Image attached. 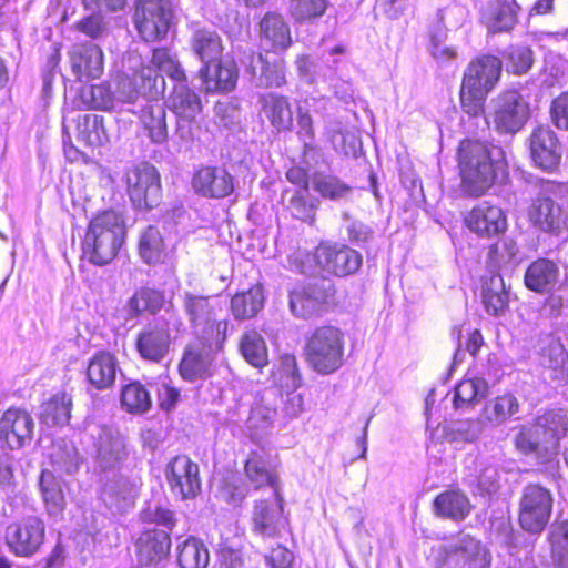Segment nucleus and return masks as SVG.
Listing matches in <instances>:
<instances>
[{
	"label": "nucleus",
	"instance_id": "4be33fe9",
	"mask_svg": "<svg viewBox=\"0 0 568 568\" xmlns=\"http://www.w3.org/2000/svg\"><path fill=\"white\" fill-rule=\"evenodd\" d=\"M69 59L71 70L79 81L97 79L103 73V52L91 41L74 44L69 52Z\"/></svg>",
	"mask_w": 568,
	"mask_h": 568
},
{
	"label": "nucleus",
	"instance_id": "412c9836",
	"mask_svg": "<svg viewBox=\"0 0 568 568\" xmlns=\"http://www.w3.org/2000/svg\"><path fill=\"white\" fill-rule=\"evenodd\" d=\"M467 227L480 237H493L507 229V217L504 211L487 201L477 204L465 217Z\"/></svg>",
	"mask_w": 568,
	"mask_h": 568
},
{
	"label": "nucleus",
	"instance_id": "1a4fd4ad",
	"mask_svg": "<svg viewBox=\"0 0 568 568\" xmlns=\"http://www.w3.org/2000/svg\"><path fill=\"white\" fill-rule=\"evenodd\" d=\"M93 437V458L101 473L118 471L129 457L125 437L113 427L101 426Z\"/></svg>",
	"mask_w": 568,
	"mask_h": 568
},
{
	"label": "nucleus",
	"instance_id": "bb28decb",
	"mask_svg": "<svg viewBox=\"0 0 568 568\" xmlns=\"http://www.w3.org/2000/svg\"><path fill=\"white\" fill-rule=\"evenodd\" d=\"M519 9L516 0L491 1L481 9V21L487 26L488 33H507L517 23Z\"/></svg>",
	"mask_w": 568,
	"mask_h": 568
},
{
	"label": "nucleus",
	"instance_id": "37998d69",
	"mask_svg": "<svg viewBox=\"0 0 568 568\" xmlns=\"http://www.w3.org/2000/svg\"><path fill=\"white\" fill-rule=\"evenodd\" d=\"M519 262V247L510 237H506L489 247L487 266L493 270L491 273L500 270L513 271Z\"/></svg>",
	"mask_w": 568,
	"mask_h": 568
},
{
	"label": "nucleus",
	"instance_id": "4c0bfd02",
	"mask_svg": "<svg viewBox=\"0 0 568 568\" xmlns=\"http://www.w3.org/2000/svg\"><path fill=\"white\" fill-rule=\"evenodd\" d=\"M264 292L261 285L236 293L230 303V312L234 320L246 321L255 317L264 307Z\"/></svg>",
	"mask_w": 568,
	"mask_h": 568
},
{
	"label": "nucleus",
	"instance_id": "f257e3e1",
	"mask_svg": "<svg viewBox=\"0 0 568 568\" xmlns=\"http://www.w3.org/2000/svg\"><path fill=\"white\" fill-rule=\"evenodd\" d=\"M458 166L464 189L471 196L483 195L494 183L504 182L508 175L504 149L475 140L462 141Z\"/></svg>",
	"mask_w": 568,
	"mask_h": 568
},
{
	"label": "nucleus",
	"instance_id": "ddd939ff",
	"mask_svg": "<svg viewBox=\"0 0 568 568\" xmlns=\"http://www.w3.org/2000/svg\"><path fill=\"white\" fill-rule=\"evenodd\" d=\"M44 531V523L40 518L36 516L23 518L6 528V545L10 552L18 557H31L43 544Z\"/></svg>",
	"mask_w": 568,
	"mask_h": 568
},
{
	"label": "nucleus",
	"instance_id": "5701e85b",
	"mask_svg": "<svg viewBox=\"0 0 568 568\" xmlns=\"http://www.w3.org/2000/svg\"><path fill=\"white\" fill-rule=\"evenodd\" d=\"M195 192L209 199H224L234 191V176L222 166H203L193 176Z\"/></svg>",
	"mask_w": 568,
	"mask_h": 568
},
{
	"label": "nucleus",
	"instance_id": "e2e57ef3",
	"mask_svg": "<svg viewBox=\"0 0 568 568\" xmlns=\"http://www.w3.org/2000/svg\"><path fill=\"white\" fill-rule=\"evenodd\" d=\"M221 38H195L193 41V51L202 62V67H213L221 61L223 47Z\"/></svg>",
	"mask_w": 568,
	"mask_h": 568
},
{
	"label": "nucleus",
	"instance_id": "ea45409f",
	"mask_svg": "<svg viewBox=\"0 0 568 568\" xmlns=\"http://www.w3.org/2000/svg\"><path fill=\"white\" fill-rule=\"evenodd\" d=\"M435 513L445 518L459 521L470 513L471 505L468 497L458 490H446L434 499Z\"/></svg>",
	"mask_w": 568,
	"mask_h": 568
},
{
	"label": "nucleus",
	"instance_id": "c03bdc74",
	"mask_svg": "<svg viewBox=\"0 0 568 568\" xmlns=\"http://www.w3.org/2000/svg\"><path fill=\"white\" fill-rule=\"evenodd\" d=\"M245 474L250 483L256 488L270 486L274 496H278V477L262 455L256 452L250 454L245 463Z\"/></svg>",
	"mask_w": 568,
	"mask_h": 568
},
{
	"label": "nucleus",
	"instance_id": "69168bd1",
	"mask_svg": "<svg viewBox=\"0 0 568 568\" xmlns=\"http://www.w3.org/2000/svg\"><path fill=\"white\" fill-rule=\"evenodd\" d=\"M328 136L334 150L346 156H358L362 149V142L356 134L338 128L336 130H329Z\"/></svg>",
	"mask_w": 568,
	"mask_h": 568
},
{
	"label": "nucleus",
	"instance_id": "f3484780",
	"mask_svg": "<svg viewBox=\"0 0 568 568\" xmlns=\"http://www.w3.org/2000/svg\"><path fill=\"white\" fill-rule=\"evenodd\" d=\"M241 63L258 88H280L285 84V64L282 59L270 61L261 52H245Z\"/></svg>",
	"mask_w": 568,
	"mask_h": 568
},
{
	"label": "nucleus",
	"instance_id": "774afa93",
	"mask_svg": "<svg viewBox=\"0 0 568 568\" xmlns=\"http://www.w3.org/2000/svg\"><path fill=\"white\" fill-rule=\"evenodd\" d=\"M508 68L515 74L526 73L532 65V51L528 47H510L505 53Z\"/></svg>",
	"mask_w": 568,
	"mask_h": 568
},
{
	"label": "nucleus",
	"instance_id": "b1692460",
	"mask_svg": "<svg viewBox=\"0 0 568 568\" xmlns=\"http://www.w3.org/2000/svg\"><path fill=\"white\" fill-rule=\"evenodd\" d=\"M448 558L460 568H490L491 555L480 540L460 535L449 546Z\"/></svg>",
	"mask_w": 568,
	"mask_h": 568
},
{
	"label": "nucleus",
	"instance_id": "bf43d9fd",
	"mask_svg": "<svg viewBox=\"0 0 568 568\" xmlns=\"http://www.w3.org/2000/svg\"><path fill=\"white\" fill-rule=\"evenodd\" d=\"M139 253L146 264H156L163 257V239L155 226L146 227L140 236Z\"/></svg>",
	"mask_w": 568,
	"mask_h": 568
},
{
	"label": "nucleus",
	"instance_id": "052dcab7",
	"mask_svg": "<svg viewBox=\"0 0 568 568\" xmlns=\"http://www.w3.org/2000/svg\"><path fill=\"white\" fill-rule=\"evenodd\" d=\"M152 63L176 83H186L184 69L168 48H154L152 50Z\"/></svg>",
	"mask_w": 568,
	"mask_h": 568
},
{
	"label": "nucleus",
	"instance_id": "de8ad7c7",
	"mask_svg": "<svg viewBox=\"0 0 568 568\" xmlns=\"http://www.w3.org/2000/svg\"><path fill=\"white\" fill-rule=\"evenodd\" d=\"M138 88L139 97L144 103H152L164 93L165 81L158 70L151 67H142L132 78Z\"/></svg>",
	"mask_w": 568,
	"mask_h": 568
},
{
	"label": "nucleus",
	"instance_id": "a211bd4d",
	"mask_svg": "<svg viewBox=\"0 0 568 568\" xmlns=\"http://www.w3.org/2000/svg\"><path fill=\"white\" fill-rule=\"evenodd\" d=\"M222 349L213 348L206 343L187 345L179 365L181 377L186 382L209 378L213 374L215 355Z\"/></svg>",
	"mask_w": 568,
	"mask_h": 568
},
{
	"label": "nucleus",
	"instance_id": "dca6fc26",
	"mask_svg": "<svg viewBox=\"0 0 568 568\" xmlns=\"http://www.w3.org/2000/svg\"><path fill=\"white\" fill-rule=\"evenodd\" d=\"M165 476L172 493L182 499L194 498L201 490L199 466L187 456H175L166 466Z\"/></svg>",
	"mask_w": 568,
	"mask_h": 568
},
{
	"label": "nucleus",
	"instance_id": "39448f33",
	"mask_svg": "<svg viewBox=\"0 0 568 568\" xmlns=\"http://www.w3.org/2000/svg\"><path fill=\"white\" fill-rule=\"evenodd\" d=\"M182 307L196 341L213 348H223L229 322L216 320L211 297L185 292Z\"/></svg>",
	"mask_w": 568,
	"mask_h": 568
},
{
	"label": "nucleus",
	"instance_id": "79ce46f5",
	"mask_svg": "<svg viewBox=\"0 0 568 568\" xmlns=\"http://www.w3.org/2000/svg\"><path fill=\"white\" fill-rule=\"evenodd\" d=\"M77 140L84 146L97 148L105 144L109 136L103 123V116L82 114L77 119Z\"/></svg>",
	"mask_w": 568,
	"mask_h": 568
},
{
	"label": "nucleus",
	"instance_id": "58836bf2",
	"mask_svg": "<svg viewBox=\"0 0 568 568\" xmlns=\"http://www.w3.org/2000/svg\"><path fill=\"white\" fill-rule=\"evenodd\" d=\"M72 397L65 392H58L40 407V420L49 427L64 426L71 417Z\"/></svg>",
	"mask_w": 568,
	"mask_h": 568
},
{
	"label": "nucleus",
	"instance_id": "a19ab883",
	"mask_svg": "<svg viewBox=\"0 0 568 568\" xmlns=\"http://www.w3.org/2000/svg\"><path fill=\"white\" fill-rule=\"evenodd\" d=\"M53 471L58 476L74 475L81 464V457L77 447L71 442L60 439L53 443L50 453Z\"/></svg>",
	"mask_w": 568,
	"mask_h": 568
},
{
	"label": "nucleus",
	"instance_id": "6ab92c4d",
	"mask_svg": "<svg viewBox=\"0 0 568 568\" xmlns=\"http://www.w3.org/2000/svg\"><path fill=\"white\" fill-rule=\"evenodd\" d=\"M136 559L140 566L159 567L165 562L171 551L170 532L151 528L143 530L135 541Z\"/></svg>",
	"mask_w": 568,
	"mask_h": 568
},
{
	"label": "nucleus",
	"instance_id": "2eb2a0df",
	"mask_svg": "<svg viewBox=\"0 0 568 568\" xmlns=\"http://www.w3.org/2000/svg\"><path fill=\"white\" fill-rule=\"evenodd\" d=\"M332 285L324 280L297 286L290 292V310L300 318L320 315L328 302Z\"/></svg>",
	"mask_w": 568,
	"mask_h": 568
},
{
	"label": "nucleus",
	"instance_id": "864d4df0",
	"mask_svg": "<svg viewBox=\"0 0 568 568\" xmlns=\"http://www.w3.org/2000/svg\"><path fill=\"white\" fill-rule=\"evenodd\" d=\"M535 422L558 452L560 440L567 435L568 418L562 410H548Z\"/></svg>",
	"mask_w": 568,
	"mask_h": 568
},
{
	"label": "nucleus",
	"instance_id": "13d9d810",
	"mask_svg": "<svg viewBox=\"0 0 568 568\" xmlns=\"http://www.w3.org/2000/svg\"><path fill=\"white\" fill-rule=\"evenodd\" d=\"M163 294L150 287L138 290L128 301V310L131 316H138L145 311L155 313L162 307Z\"/></svg>",
	"mask_w": 568,
	"mask_h": 568
},
{
	"label": "nucleus",
	"instance_id": "6e6552de",
	"mask_svg": "<svg viewBox=\"0 0 568 568\" xmlns=\"http://www.w3.org/2000/svg\"><path fill=\"white\" fill-rule=\"evenodd\" d=\"M552 506L550 489L539 484L526 485L519 500L520 527L529 534H540L550 520Z\"/></svg>",
	"mask_w": 568,
	"mask_h": 568
},
{
	"label": "nucleus",
	"instance_id": "f03ea898",
	"mask_svg": "<svg viewBox=\"0 0 568 568\" xmlns=\"http://www.w3.org/2000/svg\"><path fill=\"white\" fill-rule=\"evenodd\" d=\"M363 263L362 254L355 248L342 244L322 242L313 253L297 252L292 260L294 268L304 275L324 272L345 277L355 274Z\"/></svg>",
	"mask_w": 568,
	"mask_h": 568
},
{
	"label": "nucleus",
	"instance_id": "a878e982",
	"mask_svg": "<svg viewBox=\"0 0 568 568\" xmlns=\"http://www.w3.org/2000/svg\"><path fill=\"white\" fill-rule=\"evenodd\" d=\"M202 89L207 93H229L236 87L239 70L233 60L219 62L199 70Z\"/></svg>",
	"mask_w": 568,
	"mask_h": 568
},
{
	"label": "nucleus",
	"instance_id": "0eeeda50",
	"mask_svg": "<svg viewBox=\"0 0 568 568\" xmlns=\"http://www.w3.org/2000/svg\"><path fill=\"white\" fill-rule=\"evenodd\" d=\"M181 323L171 316H160L145 324L136 335L135 349L144 361L159 364L169 355L173 336V328Z\"/></svg>",
	"mask_w": 568,
	"mask_h": 568
},
{
	"label": "nucleus",
	"instance_id": "72a5a7b5",
	"mask_svg": "<svg viewBox=\"0 0 568 568\" xmlns=\"http://www.w3.org/2000/svg\"><path fill=\"white\" fill-rule=\"evenodd\" d=\"M165 104L176 118L182 119H196L202 111L200 95L186 83H175Z\"/></svg>",
	"mask_w": 568,
	"mask_h": 568
},
{
	"label": "nucleus",
	"instance_id": "f8f14e48",
	"mask_svg": "<svg viewBox=\"0 0 568 568\" xmlns=\"http://www.w3.org/2000/svg\"><path fill=\"white\" fill-rule=\"evenodd\" d=\"M171 0H138L133 22L140 36H168L174 27Z\"/></svg>",
	"mask_w": 568,
	"mask_h": 568
},
{
	"label": "nucleus",
	"instance_id": "5fc2aeb1",
	"mask_svg": "<svg viewBox=\"0 0 568 568\" xmlns=\"http://www.w3.org/2000/svg\"><path fill=\"white\" fill-rule=\"evenodd\" d=\"M121 405L130 414H144L150 410L152 400L149 390L139 382L125 385L121 392Z\"/></svg>",
	"mask_w": 568,
	"mask_h": 568
},
{
	"label": "nucleus",
	"instance_id": "c85d7f7f",
	"mask_svg": "<svg viewBox=\"0 0 568 568\" xmlns=\"http://www.w3.org/2000/svg\"><path fill=\"white\" fill-rule=\"evenodd\" d=\"M559 266L552 260L539 257L531 262L524 275L525 286L536 293H549L556 286Z\"/></svg>",
	"mask_w": 568,
	"mask_h": 568
},
{
	"label": "nucleus",
	"instance_id": "393cba45",
	"mask_svg": "<svg viewBox=\"0 0 568 568\" xmlns=\"http://www.w3.org/2000/svg\"><path fill=\"white\" fill-rule=\"evenodd\" d=\"M529 150L534 163L545 171H552L561 159L559 141L548 126H538L531 132Z\"/></svg>",
	"mask_w": 568,
	"mask_h": 568
},
{
	"label": "nucleus",
	"instance_id": "e433bc0d",
	"mask_svg": "<svg viewBox=\"0 0 568 568\" xmlns=\"http://www.w3.org/2000/svg\"><path fill=\"white\" fill-rule=\"evenodd\" d=\"M258 103L264 115L277 131L291 129L293 112L285 97L268 92L260 97Z\"/></svg>",
	"mask_w": 568,
	"mask_h": 568
},
{
	"label": "nucleus",
	"instance_id": "7c9ffc66",
	"mask_svg": "<svg viewBox=\"0 0 568 568\" xmlns=\"http://www.w3.org/2000/svg\"><path fill=\"white\" fill-rule=\"evenodd\" d=\"M509 296V290L499 272L483 280L481 301L489 315L503 316L508 310Z\"/></svg>",
	"mask_w": 568,
	"mask_h": 568
},
{
	"label": "nucleus",
	"instance_id": "0e129e2a",
	"mask_svg": "<svg viewBox=\"0 0 568 568\" xmlns=\"http://www.w3.org/2000/svg\"><path fill=\"white\" fill-rule=\"evenodd\" d=\"M140 518L143 523L161 526L169 532L174 529L178 523L173 510L156 504H149L141 511Z\"/></svg>",
	"mask_w": 568,
	"mask_h": 568
},
{
	"label": "nucleus",
	"instance_id": "a18cd8bd",
	"mask_svg": "<svg viewBox=\"0 0 568 568\" xmlns=\"http://www.w3.org/2000/svg\"><path fill=\"white\" fill-rule=\"evenodd\" d=\"M488 383L481 377L463 379L456 385L454 389V407L456 409L467 408L485 399L488 395Z\"/></svg>",
	"mask_w": 568,
	"mask_h": 568
},
{
	"label": "nucleus",
	"instance_id": "9d476101",
	"mask_svg": "<svg viewBox=\"0 0 568 568\" xmlns=\"http://www.w3.org/2000/svg\"><path fill=\"white\" fill-rule=\"evenodd\" d=\"M491 104L494 124L499 133L519 132L530 116L529 103L515 90L500 93Z\"/></svg>",
	"mask_w": 568,
	"mask_h": 568
},
{
	"label": "nucleus",
	"instance_id": "49530a36",
	"mask_svg": "<svg viewBox=\"0 0 568 568\" xmlns=\"http://www.w3.org/2000/svg\"><path fill=\"white\" fill-rule=\"evenodd\" d=\"M313 189L322 197L331 201L348 200L353 193V187L342 181L338 176L326 173L315 172L312 176Z\"/></svg>",
	"mask_w": 568,
	"mask_h": 568
},
{
	"label": "nucleus",
	"instance_id": "6e6d98bb",
	"mask_svg": "<svg viewBox=\"0 0 568 568\" xmlns=\"http://www.w3.org/2000/svg\"><path fill=\"white\" fill-rule=\"evenodd\" d=\"M483 429V423L478 419L454 420L444 426V438L449 443H473Z\"/></svg>",
	"mask_w": 568,
	"mask_h": 568
},
{
	"label": "nucleus",
	"instance_id": "20e7f679",
	"mask_svg": "<svg viewBox=\"0 0 568 568\" xmlns=\"http://www.w3.org/2000/svg\"><path fill=\"white\" fill-rule=\"evenodd\" d=\"M501 68V60L491 54L478 57L468 64L460 88V103L466 113L478 116L484 112L486 98L499 81Z\"/></svg>",
	"mask_w": 568,
	"mask_h": 568
},
{
	"label": "nucleus",
	"instance_id": "4468645a",
	"mask_svg": "<svg viewBox=\"0 0 568 568\" xmlns=\"http://www.w3.org/2000/svg\"><path fill=\"white\" fill-rule=\"evenodd\" d=\"M34 420L22 408L10 407L0 417V443L8 449H20L33 437Z\"/></svg>",
	"mask_w": 568,
	"mask_h": 568
},
{
	"label": "nucleus",
	"instance_id": "4d7b16f0",
	"mask_svg": "<svg viewBox=\"0 0 568 568\" xmlns=\"http://www.w3.org/2000/svg\"><path fill=\"white\" fill-rule=\"evenodd\" d=\"M549 542L554 565L557 568H568V520L552 524Z\"/></svg>",
	"mask_w": 568,
	"mask_h": 568
},
{
	"label": "nucleus",
	"instance_id": "aec40b11",
	"mask_svg": "<svg viewBox=\"0 0 568 568\" xmlns=\"http://www.w3.org/2000/svg\"><path fill=\"white\" fill-rule=\"evenodd\" d=\"M514 445L521 455L535 458L540 465L551 462L558 454L536 422L518 427Z\"/></svg>",
	"mask_w": 568,
	"mask_h": 568
},
{
	"label": "nucleus",
	"instance_id": "8fccbe9b",
	"mask_svg": "<svg viewBox=\"0 0 568 568\" xmlns=\"http://www.w3.org/2000/svg\"><path fill=\"white\" fill-rule=\"evenodd\" d=\"M180 568H206L210 561L204 542L195 537H187L176 547Z\"/></svg>",
	"mask_w": 568,
	"mask_h": 568
},
{
	"label": "nucleus",
	"instance_id": "c9c22d12",
	"mask_svg": "<svg viewBox=\"0 0 568 568\" xmlns=\"http://www.w3.org/2000/svg\"><path fill=\"white\" fill-rule=\"evenodd\" d=\"M101 498L111 510L125 511L133 504V485L126 477L115 474L112 479L104 484Z\"/></svg>",
	"mask_w": 568,
	"mask_h": 568
},
{
	"label": "nucleus",
	"instance_id": "603ef678",
	"mask_svg": "<svg viewBox=\"0 0 568 568\" xmlns=\"http://www.w3.org/2000/svg\"><path fill=\"white\" fill-rule=\"evenodd\" d=\"M240 352L247 363L254 367L267 364V347L263 336L255 329L245 331L239 344Z\"/></svg>",
	"mask_w": 568,
	"mask_h": 568
},
{
	"label": "nucleus",
	"instance_id": "f704fd0d",
	"mask_svg": "<svg viewBox=\"0 0 568 568\" xmlns=\"http://www.w3.org/2000/svg\"><path fill=\"white\" fill-rule=\"evenodd\" d=\"M136 114L153 143L161 144L168 140V126L165 121V110L162 104L144 103L139 104V109H129Z\"/></svg>",
	"mask_w": 568,
	"mask_h": 568
},
{
	"label": "nucleus",
	"instance_id": "2f4dec72",
	"mask_svg": "<svg viewBox=\"0 0 568 568\" xmlns=\"http://www.w3.org/2000/svg\"><path fill=\"white\" fill-rule=\"evenodd\" d=\"M528 216L530 222L544 232L558 231L564 222L561 206L551 197L544 195L532 201Z\"/></svg>",
	"mask_w": 568,
	"mask_h": 568
},
{
	"label": "nucleus",
	"instance_id": "cd10ccee",
	"mask_svg": "<svg viewBox=\"0 0 568 568\" xmlns=\"http://www.w3.org/2000/svg\"><path fill=\"white\" fill-rule=\"evenodd\" d=\"M120 371L118 358L105 351L95 353L88 363L87 378L98 390L111 388Z\"/></svg>",
	"mask_w": 568,
	"mask_h": 568
},
{
	"label": "nucleus",
	"instance_id": "9b49d317",
	"mask_svg": "<svg viewBox=\"0 0 568 568\" xmlns=\"http://www.w3.org/2000/svg\"><path fill=\"white\" fill-rule=\"evenodd\" d=\"M128 193L132 204L139 210H151L161 200V182L158 170L141 163L126 173Z\"/></svg>",
	"mask_w": 568,
	"mask_h": 568
},
{
	"label": "nucleus",
	"instance_id": "338daca9",
	"mask_svg": "<svg viewBox=\"0 0 568 568\" xmlns=\"http://www.w3.org/2000/svg\"><path fill=\"white\" fill-rule=\"evenodd\" d=\"M113 93L115 98V106L121 104L122 109L125 111L130 112L129 109H139V104H144L143 99L139 97L138 88L135 87L132 78H121Z\"/></svg>",
	"mask_w": 568,
	"mask_h": 568
},
{
	"label": "nucleus",
	"instance_id": "c756f323",
	"mask_svg": "<svg viewBox=\"0 0 568 568\" xmlns=\"http://www.w3.org/2000/svg\"><path fill=\"white\" fill-rule=\"evenodd\" d=\"M274 497V500H260L254 506V531L265 537L276 536L282 524V498L280 495Z\"/></svg>",
	"mask_w": 568,
	"mask_h": 568
},
{
	"label": "nucleus",
	"instance_id": "680f3d73",
	"mask_svg": "<svg viewBox=\"0 0 568 568\" xmlns=\"http://www.w3.org/2000/svg\"><path fill=\"white\" fill-rule=\"evenodd\" d=\"M83 104L91 109H115V98L110 85L101 83L83 88L80 93Z\"/></svg>",
	"mask_w": 568,
	"mask_h": 568
},
{
	"label": "nucleus",
	"instance_id": "423d86ee",
	"mask_svg": "<svg viewBox=\"0 0 568 568\" xmlns=\"http://www.w3.org/2000/svg\"><path fill=\"white\" fill-rule=\"evenodd\" d=\"M305 355L318 374L328 375L343 365L344 335L335 326L317 327L306 341Z\"/></svg>",
	"mask_w": 568,
	"mask_h": 568
},
{
	"label": "nucleus",
	"instance_id": "473e14b6",
	"mask_svg": "<svg viewBox=\"0 0 568 568\" xmlns=\"http://www.w3.org/2000/svg\"><path fill=\"white\" fill-rule=\"evenodd\" d=\"M544 379L558 385L568 383V354L560 343L549 344L540 355Z\"/></svg>",
	"mask_w": 568,
	"mask_h": 568
},
{
	"label": "nucleus",
	"instance_id": "09e8293b",
	"mask_svg": "<svg viewBox=\"0 0 568 568\" xmlns=\"http://www.w3.org/2000/svg\"><path fill=\"white\" fill-rule=\"evenodd\" d=\"M517 397L506 393L486 403L483 416L495 426H500L519 412Z\"/></svg>",
	"mask_w": 568,
	"mask_h": 568
},
{
	"label": "nucleus",
	"instance_id": "3c124183",
	"mask_svg": "<svg viewBox=\"0 0 568 568\" xmlns=\"http://www.w3.org/2000/svg\"><path fill=\"white\" fill-rule=\"evenodd\" d=\"M52 471L43 470L40 477V489L43 501L51 515L60 514L65 505L64 483Z\"/></svg>",
	"mask_w": 568,
	"mask_h": 568
},
{
	"label": "nucleus",
	"instance_id": "7ed1b4c3",
	"mask_svg": "<svg viewBox=\"0 0 568 568\" xmlns=\"http://www.w3.org/2000/svg\"><path fill=\"white\" fill-rule=\"evenodd\" d=\"M125 239L122 216L108 210L94 216L82 242L83 256L98 266L109 264L118 255Z\"/></svg>",
	"mask_w": 568,
	"mask_h": 568
}]
</instances>
